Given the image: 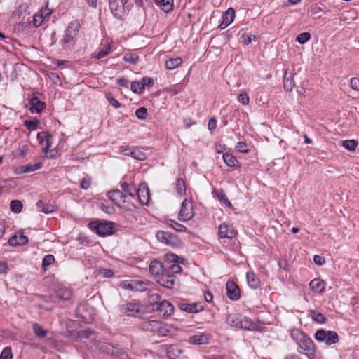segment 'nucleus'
<instances>
[{
  "mask_svg": "<svg viewBox=\"0 0 359 359\" xmlns=\"http://www.w3.org/2000/svg\"><path fill=\"white\" fill-rule=\"evenodd\" d=\"M313 262L316 264L318 266H322L325 264V258L320 255H314Z\"/></svg>",
  "mask_w": 359,
  "mask_h": 359,
  "instance_id": "61",
  "label": "nucleus"
},
{
  "mask_svg": "<svg viewBox=\"0 0 359 359\" xmlns=\"http://www.w3.org/2000/svg\"><path fill=\"white\" fill-rule=\"evenodd\" d=\"M88 227L99 236L105 237L114 233V224L109 221H92L88 224Z\"/></svg>",
  "mask_w": 359,
  "mask_h": 359,
  "instance_id": "4",
  "label": "nucleus"
},
{
  "mask_svg": "<svg viewBox=\"0 0 359 359\" xmlns=\"http://www.w3.org/2000/svg\"><path fill=\"white\" fill-rule=\"evenodd\" d=\"M222 157H223V160H224V163L229 167H235L236 165L238 163L237 159L231 154L224 153L223 154Z\"/></svg>",
  "mask_w": 359,
  "mask_h": 359,
  "instance_id": "34",
  "label": "nucleus"
},
{
  "mask_svg": "<svg viewBox=\"0 0 359 359\" xmlns=\"http://www.w3.org/2000/svg\"><path fill=\"white\" fill-rule=\"evenodd\" d=\"M120 313L128 317L142 318L145 315L143 305L137 301L127 302L118 306Z\"/></svg>",
  "mask_w": 359,
  "mask_h": 359,
  "instance_id": "1",
  "label": "nucleus"
},
{
  "mask_svg": "<svg viewBox=\"0 0 359 359\" xmlns=\"http://www.w3.org/2000/svg\"><path fill=\"white\" fill-rule=\"evenodd\" d=\"M178 307L180 310L188 313H198L203 310L204 307L201 303H179Z\"/></svg>",
  "mask_w": 359,
  "mask_h": 359,
  "instance_id": "21",
  "label": "nucleus"
},
{
  "mask_svg": "<svg viewBox=\"0 0 359 359\" xmlns=\"http://www.w3.org/2000/svg\"><path fill=\"white\" fill-rule=\"evenodd\" d=\"M156 4L164 12H169L172 9L173 0H155Z\"/></svg>",
  "mask_w": 359,
  "mask_h": 359,
  "instance_id": "31",
  "label": "nucleus"
},
{
  "mask_svg": "<svg viewBox=\"0 0 359 359\" xmlns=\"http://www.w3.org/2000/svg\"><path fill=\"white\" fill-rule=\"evenodd\" d=\"M226 323L235 328L250 330L254 326L253 322L250 318L237 313H229L226 317Z\"/></svg>",
  "mask_w": 359,
  "mask_h": 359,
  "instance_id": "5",
  "label": "nucleus"
},
{
  "mask_svg": "<svg viewBox=\"0 0 359 359\" xmlns=\"http://www.w3.org/2000/svg\"><path fill=\"white\" fill-rule=\"evenodd\" d=\"M111 46L107 45L106 47L102 48L97 54H93L92 57H95L97 59H101L108 55L110 52Z\"/></svg>",
  "mask_w": 359,
  "mask_h": 359,
  "instance_id": "47",
  "label": "nucleus"
},
{
  "mask_svg": "<svg viewBox=\"0 0 359 359\" xmlns=\"http://www.w3.org/2000/svg\"><path fill=\"white\" fill-rule=\"evenodd\" d=\"M128 0H109V8L114 15H119L124 11Z\"/></svg>",
  "mask_w": 359,
  "mask_h": 359,
  "instance_id": "23",
  "label": "nucleus"
},
{
  "mask_svg": "<svg viewBox=\"0 0 359 359\" xmlns=\"http://www.w3.org/2000/svg\"><path fill=\"white\" fill-rule=\"evenodd\" d=\"M39 123V121L37 119L32 120V121L26 120L24 122V125L26 126V128L29 130H35L37 128Z\"/></svg>",
  "mask_w": 359,
  "mask_h": 359,
  "instance_id": "51",
  "label": "nucleus"
},
{
  "mask_svg": "<svg viewBox=\"0 0 359 359\" xmlns=\"http://www.w3.org/2000/svg\"><path fill=\"white\" fill-rule=\"evenodd\" d=\"M33 330L36 336L44 337L47 334V331L43 330L39 324H33Z\"/></svg>",
  "mask_w": 359,
  "mask_h": 359,
  "instance_id": "50",
  "label": "nucleus"
},
{
  "mask_svg": "<svg viewBox=\"0 0 359 359\" xmlns=\"http://www.w3.org/2000/svg\"><path fill=\"white\" fill-rule=\"evenodd\" d=\"M235 17V11L233 8H229L222 15V20L227 22V24H231L234 19Z\"/></svg>",
  "mask_w": 359,
  "mask_h": 359,
  "instance_id": "36",
  "label": "nucleus"
},
{
  "mask_svg": "<svg viewBox=\"0 0 359 359\" xmlns=\"http://www.w3.org/2000/svg\"><path fill=\"white\" fill-rule=\"evenodd\" d=\"M182 63V60L181 57H177L175 58H169L165 62V67L168 70H172L179 66H180Z\"/></svg>",
  "mask_w": 359,
  "mask_h": 359,
  "instance_id": "29",
  "label": "nucleus"
},
{
  "mask_svg": "<svg viewBox=\"0 0 359 359\" xmlns=\"http://www.w3.org/2000/svg\"><path fill=\"white\" fill-rule=\"evenodd\" d=\"M350 86L353 90L359 91V78H351L350 80Z\"/></svg>",
  "mask_w": 359,
  "mask_h": 359,
  "instance_id": "59",
  "label": "nucleus"
},
{
  "mask_svg": "<svg viewBox=\"0 0 359 359\" xmlns=\"http://www.w3.org/2000/svg\"><path fill=\"white\" fill-rule=\"evenodd\" d=\"M13 355L11 346H7L3 349L0 354V359H13Z\"/></svg>",
  "mask_w": 359,
  "mask_h": 359,
  "instance_id": "49",
  "label": "nucleus"
},
{
  "mask_svg": "<svg viewBox=\"0 0 359 359\" xmlns=\"http://www.w3.org/2000/svg\"><path fill=\"white\" fill-rule=\"evenodd\" d=\"M238 100L241 104L247 105L249 104L250 99L248 94L245 92H242L239 94L238 97Z\"/></svg>",
  "mask_w": 359,
  "mask_h": 359,
  "instance_id": "56",
  "label": "nucleus"
},
{
  "mask_svg": "<svg viewBox=\"0 0 359 359\" xmlns=\"http://www.w3.org/2000/svg\"><path fill=\"white\" fill-rule=\"evenodd\" d=\"M55 262V257L53 255H46L42 262V266L43 269H46L53 264Z\"/></svg>",
  "mask_w": 359,
  "mask_h": 359,
  "instance_id": "48",
  "label": "nucleus"
},
{
  "mask_svg": "<svg viewBox=\"0 0 359 359\" xmlns=\"http://www.w3.org/2000/svg\"><path fill=\"white\" fill-rule=\"evenodd\" d=\"M100 273L103 277H105V278H111L114 276L113 271H111L110 269H104V270L101 271Z\"/></svg>",
  "mask_w": 359,
  "mask_h": 359,
  "instance_id": "63",
  "label": "nucleus"
},
{
  "mask_svg": "<svg viewBox=\"0 0 359 359\" xmlns=\"http://www.w3.org/2000/svg\"><path fill=\"white\" fill-rule=\"evenodd\" d=\"M51 13L52 10L48 7V5H46L34 15L32 20L33 25L35 27H40L44 20H48Z\"/></svg>",
  "mask_w": 359,
  "mask_h": 359,
  "instance_id": "8",
  "label": "nucleus"
},
{
  "mask_svg": "<svg viewBox=\"0 0 359 359\" xmlns=\"http://www.w3.org/2000/svg\"><path fill=\"white\" fill-rule=\"evenodd\" d=\"M208 127L210 131L214 130L217 127V120L215 118H211L208 121Z\"/></svg>",
  "mask_w": 359,
  "mask_h": 359,
  "instance_id": "62",
  "label": "nucleus"
},
{
  "mask_svg": "<svg viewBox=\"0 0 359 359\" xmlns=\"http://www.w3.org/2000/svg\"><path fill=\"white\" fill-rule=\"evenodd\" d=\"M121 153L126 155L130 156L133 157L134 159H137L139 161H144L147 158V155L140 151L138 148L135 147H127L122 149L121 150Z\"/></svg>",
  "mask_w": 359,
  "mask_h": 359,
  "instance_id": "14",
  "label": "nucleus"
},
{
  "mask_svg": "<svg viewBox=\"0 0 359 359\" xmlns=\"http://www.w3.org/2000/svg\"><path fill=\"white\" fill-rule=\"evenodd\" d=\"M246 279L248 285L252 289H257L260 285L259 279L257 277L254 272H248L246 273Z\"/></svg>",
  "mask_w": 359,
  "mask_h": 359,
  "instance_id": "27",
  "label": "nucleus"
},
{
  "mask_svg": "<svg viewBox=\"0 0 359 359\" xmlns=\"http://www.w3.org/2000/svg\"><path fill=\"white\" fill-rule=\"evenodd\" d=\"M237 231L234 228L226 223H222L218 227V236L221 238H233L236 236Z\"/></svg>",
  "mask_w": 359,
  "mask_h": 359,
  "instance_id": "11",
  "label": "nucleus"
},
{
  "mask_svg": "<svg viewBox=\"0 0 359 359\" xmlns=\"http://www.w3.org/2000/svg\"><path fill=\"white\" fill-rule=\"evenodd\" d=\"M291 337L298 344L306 335L299 329H293L290 333Z\"/></svg>",
  "mask_w": 359,
  "mask_h": 359,
  "instance_id": "41",
  "label": "nucleus"
},
{
  "mask_svg": "<svg viewBox=\"0 0 359 359\" xmlns=\"http://www.w3.org/2000/svg\"><path fill=\"white\" fill-rule=\"evenodd\" d=\"M241 37L243 39V43L245 45H248L252 42L251 36L249 34H243Z\"/></svg>",
  "mask_w": 359,
  "mask_h": 359,
  "instance_id": "64",
  "label": "nucleus"
},
{
  "mask_svg": "<svg viewBox=\"0 0 359 359\" xmlns=\"http://www.w3.org/2000/svg\"><path fill=\"white\" fill-rule=\"evenodd\" d=\"M215 192L216 193L217 198H218V200L219 201L222 202L227 206H231V203L229 201V200L227 198L226 195L224 192V191L220 190V191H217Z\"/></svg>",
  "mask_w": 359,
  "mask_h": 359,
  "instance_id": "42",
  "label": "nucleus"
},
{
  "mask_svg": "<svg viewBox=\"0 0 359 359\" xmlns=\"http://www.w3.org/2000/svg\"><path fill=\"white\" fill-rule=\"evenodd\" d=\"M156 237L158 241L167 245L175 246L177 244L176 236L167 231H158L156 232Z\"/></svg>",
  "mask_w": 359,
  "mask_h": 359,
  "instance_id": "9",
  "label": "nucleus"
},
{
  "mask_svg": "<svg viewBox=\"0 0 359 359\" xmlns=\"http://www.w3.org/2000/svg\"><path fill=\"white\" fill-rule=\"evenodd\" d=\"M37 140L43 151L47 153L52 146V136L48 132L43 131L37 134Z\"/></svg>",
  "mask_w": 359,
  "mask_h": 359,
  "instance_id": "12",
  "label": "nucleus"
},
{
  "mask_svg": "<svg viewBox=\"0 0 359 359\" xmlns=\"http://www.w3.org/2000/svg\"><path fill=\"white\" fill-rule=\"evenodd\" d=\"M139 60V57L137 54L135 53H127L123 57V60L126 62L130 63V64H136Z\"/></svg>",
  "mask_w": 359,
  "mask_h": 359,
  "instance_id": "45",
  "label": "nucleus"
},
{
  "mask_svg": "<svg viewBox=\"0 0 359 359\" xmlns=\"http://www.w3.org/2000/svg\"><path fill=\"white\" fill-rule=\"evenodd\" d=\"M236 149L237 151L241 153H248V147L246 143L244 142H239L236 145Z\"/></svg>",
  "mask_w": 359,
  "mask_h": 359,
  "instance_id": "55",
  "label": "nucleus"
},
{
  "mask_svg": "<svg viewBox=\"0 0 359 359\" xmlns=\"http://www.w3.org/2000/svg\"><path fill=\"white\" fill-rule=\"evenodd\" d=\"M133 288L135 291H145L147 289V284L144 281L133 280Z\"/></svg>",
  "mask_w": 359,
  "mask_h": 359,
  "instance_id": "46",
  "label": "nucleus"
},
{
  "mask_svg": "<svg viewBox=\"0 0 359 359\" xmlns=\"http://www.w3.org/2000/svg\"><path fill=\"white\" fill-rule=\"evenodd\" d=\"M108 197L117 205L122 207L126 202L127 196L123 192L116 189L108 192Z\"/></svg>",
  "mask_w": 359,
  "mask_h": 359,
  "instance_id": "13",
  "label": "nucleus"
},
{
  "mask_svg": "<svg viewBox=\"0 0 359 359\" xmlns=\"http://www.w3.org/2000/svg\"><path fill=\"white\" fill-rule=\"evenodd\" d=\"M309 286L313 292L321 293L325 288V283L320 279L315 278L310 282Z\"/></svg>",
  "mask_w": 359,
  "mask_h": 359,
  "instance_id": "25",
  "label": "nucleus"
},
{
  "mask_svg": "<svg viewBox=\"0 0 359 359\" xmlns=\"http://www.w3.org/2000/svg\"><path fill=\"white\" fill-rule=\"evenodd\" d=\"M28 107L32 114H39L45 109L46 104L41 102L37 97H33L29 100Z\"/></svg>",
  "mask_w": 359,
  "mask_h": 359,
  "instance_id": "20",
  "label": "nucleus"
},
{
  "mask_svg": "<svg viewBox=\"0 0 359 359\" xmlns=\"http://www.w3.org/2000/svg\"><path fill=\"white\" fill-rule=\"evenodd\" d=\"M163 349L166 351L167 356L169 359H175L182 353V351L177 345L165 346H163Z\"/></svg>",
  "mask_w": 359,
  "mask_h": 359,
  "instance_id": "26",
  "label": "nucleus"
},
{
  "mask_svg": "<svg viewBox=\"0 0 359 359\" xmlns=\"http://www.w3.org/2000/svg\"><path fill=\"white\" fill-rule=\"evenodd\" d=\"M56 294L59 299L62 300H69L72 296V292L68 289H59Z\"/></svg>",
  "mask_w": 359,
  "mask_h": 359,
  "instance_id": "35",
  "label": "nucleus"
},
{
  "mask_svg": "<svg viewBox=\"0 0 359 359\" xmlns=\"http://www.w3.org/2000/svg\"><path fill=\"white\" fill-rule=\"evenodd\" d=\"M122 192L126 195L132 198L135 197V192H136V187L133 185L128 184L126 182L121 184Z\"/></svg>",
  "mask_w": 359,
  "mask_h": 359,
  "instance_id": "32",
  "label": "nucleus"
},
{
  "mask_svg": "<svg viewBox=\"0 0 359 359\" xmlns=\"http://www.w3.org/2000/svg\"><path fill=\"white\" fill-rule=\"evenodd\" d=\"M79 29L80 24L78 21L75 20L69 22L60 43L65 48L73 47L76 42Z\"/></svg>",
  "mask_w": 359,
  "mask_h": 359,
  "instance_id": "2",
  "label": "nucleus"
},
{
  "mask_svg": "<svg viewBox=\"0 0 359 359\" xmlns=\"http://www.w3.org/2000/svg\"><path fill=\"white\" fill-rule=\"evenodd\" d=\"M42 163L39 162L34 164H27L22 167V172L27 173L34 172L40 169L42 167Z\"/></svg>",
  "mask_w": 359,
  "mask_h": 359,
  "instance_id": "38",
  "label": "nucleus"
},
{
  "mask_svg": "<svg viewBox=\"0 0 359 359\" xmlns=\"http://www.w3.org/2000/svg\"><path fill=\"white\" fill-rule=\"evenodd\" d=\"M135 196H137L142 204H147L149 201L150 195L146 184H141L137 189L136 188V192H135Z\"/></svg>",
  "mask_w": 359,
  "mask_h": 359,
  "instance_id": "15",
  "label": "nucleus"
},
{
  "mask_svg": "<svg viewBox=\"0 0 359 359\" xmlns=\"http://www.w3.org/2000/svg\"><path fill=\"white\" fill-rule=\"evenodd\" d=\"M28 243V238L21 233H18L11 237L8 240V244L11 246L23 245Z\"/></svg>",
  "mask_w": 359,
  "mask_h": 359,
  "instance_id": "24",
  "label": "nucleus"
},
{
  "mask_svg": "<svg viewBox=\"0 0 359 359\" xmlns=\"http://www.w3.org/2000/svg\"><path fill=\"white\" fill-rule=\"evenodd\" d=\"M106 97H107L108 102H109V104L111 106H113L115 109H118V108L121 107L120 102L116 99L111 97L109 94H107Z\"/></svg>",
  "mask_w": 359,
  "mask_h": 359,
  "instance_id": "58",
  "label": "nucleus"
},
{
  "mask_svg": "<svg viewBox=\"0 0 359 359\" xmlns=\"http://www.w3.org/2000/svg\"><path fill=\"white\" fill-rule=\"evenodd\" d=\"M311 39V34L309 32H303L297 36V41L300 44H304Z\"/></svg>",
  "mask_w": 359,
  "mask_h": 359,
  "instance_id": "52",
  "label": "nucleus"
},
{
  "mask_svg": "<svg viewBox=\"0 0 359 359\" xmlns=\"http://www.w3.org/2000/svg\"><path fill=\"white\" fill-rule=\"evenodd\" d=\"M226 296L231 300H237L240 298L238 287L232 281H228L226 285Z\"/></svg>",
  "mask_w": 359,
  "mask_h": 359,
  "instance_id": "22",
  "label": "nucleus"
},
{
  "mask_svg": "<svg viewBox=\"0 0 359 359\" xmlns=\"http://www.w3.org/2000/svg\"><path fill=\"white\" fill-rule=\"evenodd\" d=\"M194 215L192 202L187 198L184 199L178 215L179 219L182 222L189 221L194 217Z\"/></svg>",
  "mask_w": 359,
  "mask_h": 359,
  "instance_id": "7",
  "label": "nucleus"
},
{
  "mask_svg": "<svg viewBox=\"0 0 359 359\" xmlns=\"http://www.w3.org/2000/svg\"><path fill=\"white\" fill-rule=\"evenodd\" d=\"M311 316L313 320L319 323H325L326 321V318L319 312H316L315 311H312L311 313Z\"/></svg>",
  "mask_w": 359,
  "mask_h": 359,
  "instance_id": "44",
  "label": "nucleus"
},
{
  "mask_svg": "<svg viewBox=\"0 0 359 359\" xmlns=\"http://www.w3.org/2000/svg\"><path fill=\"white\" fill-rule=\"evenodd\" d=\"M315 339L319 342H323L327 346H331L338 342L339 336L334 331L318 330L315 334Z\"/></svg>",
  "mask_w": 359,
  "mask_h": 359,
  "instance_id": "6",
  "label": "nucleus"
},
{
  "mask_svg": "<svg viewBox=\"0 0 359 359\" xmlns=\"http://www.w3.org/2000/svg\"><path fill=\"white\" fill-rule=\"evenodd\" d=\"M142 330L156 333L160 336H168L171 333V327L161 321L151 320L140 324Z\"/></svg>",
  "mask_w": 359,
  "mask_h": 359,
  "instance_id": "3",
  "label": "nucleus"
},
{
  "mask_svg": "<svg viewBox=\"0 0 359 359\" xmlns=\"http://www.w3.org/2000/svg\"><path fill=\"white\" fill-rule=\"evenodd\" d=\"M294 86L292 74L288 72L287 69L285 71V75L283 79V86L287 91H291Z\"/></svg>",
  "mask_w": 359,
  "mask_h": 359,
  "instance_id": "28",
  "label": "nucleus"
},
{
  "mask_svg": "<svg viewBox=\"0 0 359 359\" xmlns=\"http://www.w3.org/2000/svg\"><path fill=\"white\" fill-rule=\"evenodd\" d=\"M149 271L154 276L156 280L166 271L162 263L158 260H153L149 264Z\"/></svg>",
  "mask_w": 359,
  "mask_h": 359,
  "instance_id": "17",
  "label": "nucleus"
},
{
  "mask_svg": "<svg viewBox=\"0 0 359 359\" xmlns=\"http://www.w3.org/2000/svg\"><path fill=\"white\" fill-rule=\"evenodd\" d=\"M142 85L144 86V89L146 86H154V81L151 78L144 76L140 80Z\"/></svg>",
  "mask_w": 359,
  "mask_h": 359,
  "instance_id": "60",
  "label": "nucleus"
},
{
  "mask_svg": "<svg viewBox=\"0 0 359 359\" xmlns=\"http://www.w3.org/2000/svg\"><path fill=\"white\" fill-rule=\"evenodd\" d=\"M342 145L344 148H346L348 151H354L355 150L358 143L354 140H344L342 142Z\"/></svg>",
  "mask_w": 359,
  "mask_h": 359,
  "instance_id": "43",
  "label": "nucleus"
},
{
  "mask_svg": "<svg viewBox=\"0 0 359 359\" xmlns=\"http://www.w3.org/2000/svg\"><path fill=\"white\" fill-rule=\"evenodd\" d=\"M166 271H169L170 273H178L181 271V266L178 264H170L168 266H167Z\"/></svg>",
  "mask_w": 359,
  "mask_h": 359,
  "instance_id": "57",
  "label": "nucleus"
},
{
  "mask_svg": "<svg viewBox=\"0 0 359 359\" xmlns=\"http://www.w3.org/2000/svg\"><path fill=\"white\" fill-rule=\"evenodd\" d=\"M156 311H158L161 315L168 317L173 313L174 306L168 301L163 300L157 304Z\"/></svg>",
  "mask_w": 359,
  "mask_h": 359,
  "instance_id": "19",
  "label": "nucleus"
},
{
  "mask_svg": "<svg viewBox=\"0 0 359 359\" xmlns=\"http://www.w3.org/2000/svg\"><path fill=\"white\" fill-rule=\"evenodd\" d=\"M165 224L178 232H185L187 231V228L184 225L175 220L166 219Z\"/></svg>",
  "mask_w": 359,
  "mask_h": 359,
  "instance_id": "33",
  "label": "nucleus"
},
{
  "mask_svg": "<svg viewBox=\"0 0 359 359\" xmlns=\"http://www.w3.org/2000/svg\"><path fill=\"white\" fill-rule=\"evenodd\" d=\"M156 281L161 286L171 289L176 283V277L170 273L169 271H165Z\"/></svg>",
  "mask_w": 359,
  "mask_h": 359,
  "instance_id": "10",
  "label": "nucleus"
},
{
  "mask_svg": "<svg viewBox=\"0 0 359 359\" xmlns=\"http://www.w3.org/2000/svg\"><path fill=\"white\" fill-rule=\"evenodd\" d=\"M175 189L180 196H183L186 194L185 182L182 178L177 179L176 181Z\"/></svg>",
  "mask_w": 359,
  "mask_h": 359,
  "instance_id": "37",
  "label": "nucleus"
},
{
  "mask_svg": "<svg viewBox=\"0 0 359 359\" xmlns=\"http://www.w3.org/2000/svg\"><path fill=\"white\" fill-rule=\"evenodd\" d=\"M131 90L137 94H140L144 91V86L142 85L141 81H135L131 83L130 86Z\"/></svg>",
  "mask_w": 359,
  "mask_h": 359,
  "instance_id": "39",
  "label": "nucleus"
},
{
  "mask_svg": "<svg viewBox=\"0 0 359 359\" xmlns=\"http://www.w3.org/2000/svg\"><path fill=\"white\" fill-rule=\"evenodd\" d=\"M90 184H91V179L88 177H86L81 180L80 187L82 189L86 190L90 187Z\"/></svg>",
  "mask_w": 359,
  "mask_h": 359,
  "instance_id": "54",
  "label": "nucleus"
},
{
  "mask_svg": "<svg viewBox=\"0 0 359 359\" xmlns=\"http://www.w3.org/2000/svg\"><path fill=\"white\" fill-rule=\"evenodd\" d=\"M147 114V110L145 107H140L135 111V115L137 118L144 120Z\"/></svg>",
  "mask_w": 359,
  "mask_h": 359,
  "instance_id": "53",
  "label": "nucleus"
},
{
  "mask_svg": "<svg viewBox=\"0 0 359 359\" xmlns=\"http://www.w3.org/2000/svg\"><path fill=\"white\" fill-rule=\"evenodd\" d=\"M210 335L207 333H198L190 337L188 342L194 345H205L210 342Z\"/></svg>",
  "mask_w": 359,
  "mask_h": 359,
  "instance_id": "16",
  "label": "nucleus"
},
{
  "mask_svg": "<svg viewBox=\"0 0 359 359\" xmlns=\"http://www.w3.org/2000/svg\"><path fill=\"white\" fill-rule=\"evenodd\" d=\"M36 207L39 211L46 214L51 213L55 210V206L53 205L50 203H44L42 200H39L36 203Z\"/></svg>",
  "mask_w": 359,
  "mask_h": 359,
  "instance_id": "30",
  "label": "nucleus"
},
{
  "mask_svg": "<svg viewBox=\"0 0 359 359\" xmlns=\"http://www.w3.org/2000/svg\"><path fill=\"white\" fill-rule=\"evenodd\" d=\"M10 209L15 213H20L22 209V203L18 200H13L10 203Z\"/></svg>",
  "mask_w": 359,
  "mask_h": 359,
  "instance_id": "40",
  "label": "nucleus"
},
{
  "mask_svg": "<svg viewBox=\"0 0 359 359\" xmlns=\"http://www.w3.org/2000/svg\"><path fill=\"white\" fill-rule=\"evenodd\" d=\"M299 348L305 352L306 355H312L314 352V343L311 338L306 336L298 344Z\"/></svg>",
  "mask_w": 359,
  "mask_h": 359,
  "instance_id": "18",
  "label": "nucleus"
}]
</instances>
